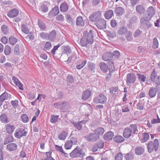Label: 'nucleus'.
Segmentation results:
<instances>
[{"label":"nucleus","instance_id":"46","mask_svg":"<svg viewBox=\"0 0 160 160\" xmlns=\"http://www.w3.org/2000/svg\"><path fill=\"white\" fill-rule=\"evenodd\" d=\"M127 33L125 35V37L127 40L128 41H131L133 39L132 32L130 31H128Z\"/></svg>","mask_w":160,"mask_h":160},{"label":"nucleus","instance_id":"54","mask_svg":"<svg viewBox=\"0 0 160 160\" xmlns=\"http://www.w3.org/2000/svg\"><path fill=\"white\" fill-rule=\"evenodd\" d=\"M158 46V42L157 38L155 37L153 40V45L152 46L153 49L157 48Z\"/></svg>","mask_w":160,"mask_h":160},{"label":"nucleus","instance_id":"26","mask_svg":"<svg viewBox=\"0 0 160 160\" xmlns=\"http://www.w3.org/2000/svg\"><path fill=\"white\" fill-rule=\"evenodd\" d=\"M0 121L2 123H7L9 122L7 115L5 113L2 114L0 116Z\"/></svg>","mask_w":160,"mask_h":160},{"label":"nucleus","instance_id":"1","mask_svg":"<svg viewBox=\"0 0 160 160\" xmlns=\"http://www.w3.org/2000/svg\"><path fill=\"white\" fill-rule=\"evenodd\" d=\"M69 156L72 158H83L86 156L85 152L78 146L73 150L69 154Z\"/></svg>","mask_w":160,"mask_h":160},{"label":"nucleus","instance_id":"35","mask_svg":"<svg viewBox=\"0 0 160 160\" xmlns=\"http://www.w3.org/2000/svg\"><path fill=\"white\" fill-rule=\"evenodd\" d=\"M158 77L157 72L155 71V69H154L151 73V76L149 78V80L153 82V81L156 79Z\"/></svg>","mask_w":160,"mask_h":160},{"label":"nucleus","instance_id":"53","mask_svg":"<svg viewBox=\"0 0 160 160\" xmlns=\"http://www.w3.org/2000/svg\"><path fill=\"white\" fill-rule=\"evenodd\" d=\"M86 60H83L81 64L76 65V68L78 69H81L87 63Z\"/></svg>","mask_w":160,"mask_h":160},{"label":"nucleus","instance_id":"8","mask_svg":"<svg viewBox=\"0 0 160 160\" xmlns=\"http://www.w3.org/2000/svg\"><path fill=\"white\" fill-rule=\"evenodd\" d=\"M83 39L86 40L88 43L92 44L93 42V35L92 31L90 30L89 32H84Z\"/></svg>","mask_w":160,"mask_h":160},{"label":"nucleus","instance_id":"17","mask_svg":"<svg viewBox=\"0 0 160 160\" xmlns=\"http://www.w3.org/2000/svg\"><path fill=\"white\" fill-rule=\"evenodd\" d=\"M157 88V86H156V88L152 87L150 88L148 92V95L150 98H153L156 96Z\"/></svg>","mask_w":160,"mask_h":160},{"label":"nucleus","instance_id":"59","mask_svg":"<svg viewBox=\"0 0 160 160\" xmlns=\"http://www.w3.org/2000/svg\"><path fill=\"white\" fill-rule=\"evenodd\" d=\"M24 49L23 45L20 43L19 44H16L14 49V50H19V49L22 50Z\"/></svg>","mask_w":160,"mask_h":160},{"label":"nucleus","instance_id":"20","mask_svg":"<svg viewBox=\"0 0 160 160\" xmlns=\"http://www.w3.org/2000/svg\"><path fill=\"white\" fill-rule=\"evenodd\" d=\"M115 12L117 16H121L124 13L125 10L122 7H117L115 8Z\"/></svg>","mask_w":160,"mask_h":160},{"label":"nucleus","instance_id":"45","mask_svg":"<svg viewBox=\"0 0 160 160\" xmlns=\"http://www.w3.org/2000/svg\"><path fill=\"white\" fill-rule=\"evenodd\" d=\"M55 148L56 151L64 154L65 156L68 155V154L65 153L64 152L62 146H59L56 145H55Z\"/></svg>","mask_w":160,"mask_h":160},{"label":"nucleus","instance_id":"39","mask_svg":"<svg viewBox=\"0 0 160 160\" xmlns=\"http://www.w3.org/2000/svg\"><path fill=\"white\" fill-rule=\"evenodd\" d=\"M13 140L14 138L12 136H9L5 138L4 144L6 145L9 143L13 142Z\"/></svg>","mask_w":160,"mask_h":160},{"label":"nucleus","instance_id":"44","mask_svg":"<svg viewBox=\"0 0 160 160\" xmlns=\"http://www.w3.org/2000/svg\"><path fill=\"white\" fill-rule=\"evenodd\" d=\"M21 119L22 122L24 123H26L28 122L29 119L27 115L25 114H23L21 116Z\"/></svg>","mask_w":160,"mask_h":160},{"label":"nucleus","instance_id":"33","mask_svg":"<svg viewBox=\"0 0 160 160\" xmlns=\"http://www.w3.org/2000/svg\"><path fill=\"white\" fill-rule=\"evenodd\" d=\"M110 93L116 95L118 93V87H112L109 88Z\"/></svg>","mask_w":160,"mask_h":160},{"label":"nucleus","instance_id":"22","mask_svg":"<svg viewBox=\"0 0 160 160\" xmlns=\"http://www.w3.org/2000/svg\"><path fill=\"white\" fill-rule=\"evenodd\" d=\"M7 148L8 150L10 152L14 151L17 149V145L15 143H11L7 145Z\"/></svg>","mask_w":160,"mask_h":160},{"label":"nucleus","instance_id":"11","mask_svg":"<svg viewBox=\"0 0 160 160\" xmlns=\"http://www.w3.org/2000/svg\"><path fill=\"white\" fill-rule=\"evenodd\" d=\"M88 141L94 142L99 138V135L95 133L89 134L87 137H85Z\"/></svg>","mask_w":160,"mask_h":160},{"label":"nucleus","instance_id":"63","mask_svg":"<svg viewBox=\"0 0 160 160\" xmlns=\"http://www.w3.org/2000/svg\"><path fill=\"white\" fill-rule=\"evenodd\" d=\"M96 145L98 148H102L104 146V142L100 140L96 143Z\"/></svg>","mask_w":160,"mask_h":160},{"label":"nucleus","instance_id":"30","mask_svg":"<svg viewBox=\"0 0 160 160\" xmlns=\"http://www.w3.org/2000/svg\"><path fill=\"white\" fill-rule=\"evenodd\" d=\"M136 10L137 12L139 14H142L145 12V9L144 7L141 5L137 6L136 8Z\"/></svg>","mask_w":160,"mask_h":160},{"label":"nucleus","instance_id":"47","mask_svg":"<svg viewBox=\"0 0 160 160\" xmlns=\"http://www.w3.org/2000/svg\"><path fill=\"white\" fill-rule=\"evenodd\" d=\"M72 145V143L69 140H67L64 144V148L66 149H69L71 148Z\"/></svg>","mask_w":160,"mask_h":160},{"label":"nucleus","instance_id":"16","mask_svg":"<svg viewBox=\"0 0 160 160\" xmlns=\"http://www.w3.org/2000/svg\"><path fill=\"white\" fill-rule=\"evenodd\" d=\"M132 133L129 128H125L123 131V136L125 138H129L131 136Z\"/></svg>","mask_w":160,"mask_h":160},{"label":"nucleus","instance_id":"25","mask_svg":"<svg viewBox=\"0 0 160 160\" xmlns=\"http://www.w3.org/2000/svg\"><path fill=\"white\" fill-rule=\"evenodd\" d=\"M144 151V148L142 146H138L135 149V153L138 155L142 154Z\"/></svg>","mask_w":160,"mask_h":160},{"label":"nucleus","instance_id":"56","mask_svg":"<svg viewBox=\"0 0 160 160\" xmlns=\"http://www.w3.org/2000/svg\"><path fill=\"white\" fill-rule=\"evenodd\" d=\"M8 94L6 92H4L0 96V101L3 102L7 99Z\"/></svg>","mask_w":160,"mask_h":160},{"label":"nucleus","instance_id":"37","mask_svg":"<svg viewBox=\"0 0 160 160\" xmlns=\"http://www.w3.org/2000/svg\"><path fill=\"white\" fill-rule=\"evenodd\" d=\"M68 133L65 131L61 132L58 136V138L60 140H64L66 138Z\"/></svg>","mask_w":160,"mask_h":160},{"label":"nucleus","instance_id":"60","mask_svg":"<svg viewBox=\"0 0 160 160\" xmlns=\"http://www.w3.org/2000/svg\"><path fill=\"white\" fill-rule=\"evenodd\" d=\"M123 158V156L122 153L119 152L115 156V160H122Z\"/></svg>","mask_w":160,"mask_h":160},{"label":"nucleus","instance_id":"43","mask_svg":"<svg viewBox=\"0 0 160 160\" xmlns=\"http://www.w3.org/2000/svg\"><path fill=\"white\" fill-rule=\"evenodd\" d=\"M131 132L135 134L137 129V126L135 124H131L129 125V128Z\"/></svg>","mask_w":160,"mask_h":160},{"label":"nucleus","instance_id":"36","mask_svg":"<svg viewBox=\"0 0 160 160\" xmlns=\"http://www.w3.org/2000/svg\"><path fill=\"white\" fill-rule=\"evenodd\" d=\"M59 12V10L58 7V6H55L52 9L51 11L49 12V14L50 15H52L55 16L57 15Z\"/></svg>","mask_w":160,"mask_h":160},{"label":"nucleus","instance_id":"19","mask_svg":"<svg viewBox=\"0 0 160 160\" xmlns=\"http://www.w3.org/2000/svg\"><path fill=\"white\" fill-rule=\"evenodd\" d=\"M127 28L124 26H122L119 28L117 31V33L119 35H123L128 32Z\"/></svg>","mask_w":160,"mask_h":160},{"label":"nucleus","instance_id":"21","mask_svg":"<svg viewBox=\"0 0 160 160\" xmlns=\"http://www.w3.org/2000/svg\"><path fill=\"white\" fill-rule=\"evenodd\" d=\"M76 24L77 26L83 27L85 25V21L81 16L78 17L76 20Z\"/></svg>","mask_w":160,"mask_h":160},{"label":"nucleus","instance_id":"14","mask_svg":"<svg viewBox=\"0 0 160 160\" xmlns=\"http://www.w3.org/2000/svg\"><path fill=\"white\" fill-rule=\"evenodd\" d=\"M19 11L16 8L13 9L10 11L7 14V16L10 18H14L16 17L18 14Z\"/></svg>","mask_w":160,"mask_h":160},{"label":"nucleus","instance_id":"55","mask_svg":"<svg viewBox=\"0 0 160 160\" xmlns=\"http://www.w3.org/2000/svg\"><path fill=\"white\" fill-rule=\"evenodd\" d=\"M66 19L67 22L70 25H72L73 24V20L69 15H67Z\"/></svg>","mask_w":160,"mask_h":160},{"label":"nucleus","instance_id":"23","mask_svg":"<svg viewBox=\"0 0 160 160\" xmlns=\"http://www.w3.org/2000/svg\"><path fill=\"white\" fill-rule=\"evenodd\" d=\"M68 9V6L66 2L62 3L60 7V11L62 12H66Z\"/></svg>","mask_w":160,"mask_h":160},{"label":"nucleus","instance_id":"38","mask_svg":"<svg viewBox=\"0 0 160 160\" xmlns=\"http://www.w3.org/2000/svg\"><path fill=\"white\" fill-rule=\"evenodd\" d=\"M142 137L143 138L141 139V142L142 143L147 142L150 138L148 134L146 132L143 133Z\"/></svg>","mask_w":160,"mask_h":160},{"label":"nucleus","instance_id":"50","mask_svg":"<svg viewBox=\"0 0 160 160\" xmlns=\"http://www.w3.org/2000/svg\"><path fill=\"white\" fill-rule=\"evenodd\" d=\"M137 75L138 77V78L139 80H140L143 82L145 81L146 77L145 76L139 73H137Z\"/></svg>","mask_w":160,"mask_h":160},{"label":"nucleus","instance_id":"15","mask_svg":"<svg viewBox=\"0 0 160 160\" xmlns=\"http://www.w3.org/2000/svg\"><path fill=\"white\" fill-rule=\"evenodd\" d=\"M5 128L7 133L12 134L14 131L15 128L14 126L8 124L5 125Z\"/></svg>","mask_w":160,"mask_h":160},{"label":"nucleus","instance_id":"49","mask_svg":"<svg viewBox=\"0 0 160 160\" xmlns=\"http://www.w3.org/2000/svg\"><path fill=\"white\" fill-rule=\"evenodd\" d=\"M22 30L24 33L27 34H28L29 32V30L26 26L24 24L21 25Z\"/></svg>","mask_w":160,"mask_h":160},{"label":"nucleus","instance_id":"27","mask_svg":"<svg viewBox=\"0 0 160 160\" xmlns=\"http://www.w3.org/2000/svg\"><path fill=\"white\" fill-rule=\"evenodd\" d=\"M99 66L101 70L104 72L106 73L108 72V66L104 62H102L100 63Z\"/></svg>","mask_w":160,"mask_h":160},{"label":"nucleus","instance_id":"28","mask_svg":"<svg viewBox=\"0 0 160 160\" xmlns=\"http://www.w3.org/2000/svg\"><path fill=\"white\" fill-rule=\"evenodd\" d=\"M48 40L51 41H53L56 38V31L55 30H52L49 34H48Z\"/></svg>","mask_w":160,"mask_h":160},{"label":"nucleus","instance_id":"9","mask_svg":"<svg viewBox=\"0 0 160 160\" xmlns=\"http://www.w3.org/2000/svg\"><path fill=\"white\" fill-rule=\"evenodd\" d=\"M101 15L102 13L100 11H97L90 15L89 17V20L95 22L98 19L101 18Z\"/></svg>","mask_w":160,"mask_h":160},{"label":"nucleus","instance_id":"61","mask_svg":"<svg viewBox=\"0 0 160 160\" xmlns=\"http://www.w3.org/2000/svg\"><path fill=\"white\" fill-rule=\"evenodd\" d=\"M18 101L17 100H15L14 101H12L11 103L13 107L14 108H16L18 105Z\"/></svg>","mask_w":160,"mask_h":160},{"label":"nucleus","instance_id":"48","mask_svg":"<svg viewBox=\"0 0 160 160\" xmlns=\"http://www.w3.org/2000/svg\"><path fill=\"white\" fill-rule=\"evenodd\" d=\"M8 41L10 44L13 45L17 42V39L13 37H11L9 38Z\"/></svg>","mask_w":160,"mask_h":160},{"label":"nucleus","instance_id":"64","mask_svg":"<svg viewBox=\"0 0 160 160\" xmlns=\"http://www.w3.org/2000/svg\"><path fill=\"white\" fill-rule=\"evenodd\" d=\"M142 33V31L139 29H137L136 30L133 34L134 37L136 38L139 36Z\"/></svg>","mask_w":160,"mask_h":160},{"label":"nucleus","instance_id":"58","mask_svg":"<svg viewBox=\"0 0 160 160\" xmlns=\"http://www.w3.org/2000/svg\"><path fill=\"white\" fill-rule=\"evenodd\" d=\"M41 9L42 11L44 13L47 12L48 10V5L45 3L43 4L41 6Z\"/></svg>","mask_w":160,"mask_h":160},{"label":"nucleus","instance_id":"57","mask_svg":"<svg viewBox=\"0 0 160 160\" xmlns=\"http://www.w3.org/2000/svg\"><path fill=\"white\" fill-rule=\"evenodd\" d=\"M38 25L39 28L42 29H44L46 28L45 24L41 20H38Z\"/></svg>","mask_w":160,"mask_h":160},{"label":"nucleus","instance_id":"52","mask_svg":"<svg viewBox=\"0 0 160 160\" xmlns=\"http://www.w3.org/2000/svg\"><path fill=\"white\" fill-rule=\"evenodd\" d=\"M1 30L2 32L5 34H8L9 31L7 26L4 25L2 26Z\"/></svg>","mask_w":160,"mask_h":160},{"label":"nucleus","instance_id":"29","mask_svg":"<svg viewBox=\"0 0 160 160\" xmlns=\"http://www.w3.org/2000/svg\"><path fill=\"white\" fill-rule=\"evenodd\" d=\"M113 12L112 10L107 11L104 14L105 18L107 19H110L113 15Z\"/></svg>","mask_w":160,"mask_h":160},{"label":"nucleus","instance_id":"42","mask_svg":"<svg viewBox=\"0 0 160 160\" xmlns=\"http://www.w3.org/2000/svg\"><path fill=\"white\" fill-rule=\"evenodd\" d=\"M82 121L78 122H73L72 123L77 129L78 130H81L82 128V127L81 124V123H82Z\"/></svg>","mask_w":160,"mask_h":160},{"label":"nucleus","instance_id":"34","mask_svg":"<svg viewBox=\"0 0 160 160\" xmlns=\"http://www.w3.org/2000/svg\"><path fill=\"white\" fill-rule=\"evenodd\" d=\"M124 157L126 160H132L134 158V154L132 152L124 154Z\"/></svg>","mask_w":160,"mask_h":160},{"label":"nucleus","instance_id":"12","mask_svg":"<svg viewBox=\"0 0 160 160\" xmlns=\"http://www.w3.org/2000/svg\"><path fill=\"white\" fill-rule=\"evenodd\" d=\"M112 53L111 52H106L104 53L102 56V59L103 61L109 62L110 60H112Z\"/></svg>","mask_w":160,"mask_h":160},{"label":"nucleus","instance_id":"5","mask_svg":"<svg viewBox=\"0 0 160 160\" xmlns=\"http://www.w3.org/2000/svg\"><path fill=\"white\" fill-rule=\"evenodd\" d=\"M28 132L23 128H17L15 130L14 135L17 138H20L23 136H26Z\"/></svg>","mask_w":160,"mask_h":160},{"label":"nucleus","instance_id":"62","mask_svg":"<svg viewBox=\"0 0 160 160\" xmlns=\"http://www.w3.org/2000/svg\"><path fill=\"white\" fill-rule=\"evenodd\" d=\"M67 80L68 83H72L74 82V79L72 76L68 75L67 78Z\"/></svg>","mask_w":160,"mask_h":160},{"label":"nucleus","instance_id":"2","mask_svg":"<svg viewBox=\"0 0 160 160\" xmlns=\"http://www.w3.org/2000/svg\"><path fill=\"white\" fill-rule=\"evenodd\" d=\"M158 141L157 139H155L153 142L152 141L149 142L147 146L148 152L149 153H151L153 150L155 152L157 151L158 148Z\"/></svg>","mask_w":160,"mask_h":160},{"label":"nucleus","instance_id":"13","mask_svg":"<svg viewBox=\"0 0 160 160\" xmlns=\"http://www.w3.org/2000/svg\"><path fill=\"white\" fill-rule=\"evenodd\" d=\"M92 92L91 90L88 89L84 91L82 95V98L83 100L88 99L91 96Z\"/></svg>","mask_w":160,"mask_h":160},{"label":"nucleus","instance_id":"41","mask_svg":"<svg viewBox=\"0 0 160 160\" xmlns=\"http://www.w3.org/2000/svg\"><path fill=\"white\" fill-rule=\"evenodd\" d=\"M104 132V129L102 128H98L95 129L94 132L98 134L99 136L102 135Z\"/></svg>","mask_w":160,"mask_h":160},{"label":"nucleus","instance_id":"4","mask_svg":"<svg viewBox=\"0 0 160 160\" xmlns=\"http://www.w3.org/2000/svg\"><path fill=\"white\" fill-rule=\"evenodd\" d=\"M54 106L56 108L62 110H67L70 108L69 103L66 102H58L55 103L54 104Z\"/></svg>","mask_w":160,"mask_h":160},{"label":"nucleus","instance_id":"24","mask_svg":"<svg viewBox=\"0 0 160 160\" xmlns=\"http://www.w3.org/2000/svg\"><path fill=\"white\" fill-rule=\"evenodd\" d=\"M88 68L91 72L94 73L95 69V65L94 63L88 62L87 63Z\"/></svg>","mask_w":160,"mask_h":160},{"label":"nucleus","instance_id":"7","mask_svg":"<svg viewBox=\"0 0 160 160\" xmlns=\"http://www.w3.org/2000/svg\"><path fill=\"white\" fill-rule=\"evenodd\" d=\"M94 23L96 27L100 29H104L106 27V21L104 19L102 18L98 19L94 22Z\"/></svg>","mask_w":160,"mask_h":160},{"label":"nucleus","instance_id":"51","mask_svg":"<svg viewBox=\"0 0 160 160\" xmlns=\"http://www.w3.org/2000/svg\"><path fill=\"white\" fill-rule=\"evenodd\" d=\"M59 116L52 115L51 116L50 118V122L53 123H55L58 120Z\"/></svg>","mask_w":160,"mask_h":160},{"label":"nucleus","instance_id":"32","mask_svg":"<svg viewBox=\"0 0 160 160\" xmlns=\"http://www.w3.org/2000/svg\"><path fill=\"white\" fill-rule=\"evenodd\" d=\"M114 140L117 143H120L123 142L125 139L122 136H116L113 138Z\"/></svg>","mask_w":160,"mask_h":160},{"label":"nucleus","instance_id":"10","mask_svg":"<svg viewBox=\"0 0 160 160\" xmlns=\"http://www.w3.org/2000/svg\"><path fill=\"white\" fill-rule=\"evenodd\" d=\"M136 76L132 73H128L127 76L126 83L128 85H129L131 83H133L136 81Z\"/></svg>","mask_w":160,"mask_h":160},{"label":"nucleus","instance_id":"18","mask_svg":"<svg viewBox=\"0 0 160 160\" xmlns=\"http://www.w3.org/2000/svg\"><path fill=\"white\" fill-rule=\"evenodd\" d=\"M114 136L113 132L109 131L104 135V138L106 141H109L112 139Z\"/></svg>","mask_w":160,"mask_h":160},{"label":"nucleus","instance_id":"6","mask_svg":"<svg viewBox=\"0 0 160 160\" xmlns=\"http://www.w3.org/2000/svg\"><path fill=\"white\" fill-rule=\"evenodd\" d=\"M148 16H145L141 18V20L142 22L144 20H149L152 17L155 13V11L153 7H150L148 8L147 11Z\"/></svg>","mask_w":160,"mask_h":160},{"label":"nucleus","instance_id":"31","mask_svg":"<svg viewBox=\"0 0 160 160\" xmlns=\"http://www.w3.org/2000/svg\"><path fill=\"white\" fill-rule=\"evenodd\" d=\"M108 65V70L110 73H112L114 71L115 68L113 60H110L109 62H107Z\"/></svg>","mask_w":160,"mask_h":160},{"label":"nucleus","instance_id":"3","mask_svg":"<svg viewBox=\"0 0 160 160\" xmlns=\"http://www.w3.org/2000/svg\"><path fill=\"white\" fill-rule=\"evenodd\" d=\"M107 100V97L102 93L99 94L93 99V101L96 103L105 104Z\"/></svg>","mask_w":160,"mask_h":160},{"label":"nucleus","instance_id":"40","mask_svg":"<svg viewBox=\"0 0 160 160\" xmlns=\"http://www.w3.org/2000/svg\"><path fill=\"white\" fill-rule=\"evenodd\" d=\"M52 151H49L46 152V158H42L41 160H55L51 156Z\"/></svg>","mask_w":160,"mask_h":160}]
</instances>
